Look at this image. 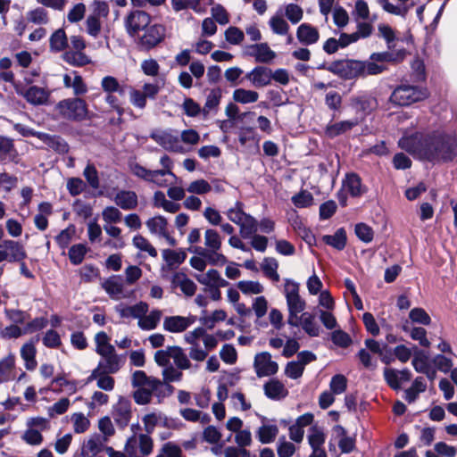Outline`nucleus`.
<instances>
[{
	"mask_svg": "<svg viewBox=\"0 0 457 457\" xmlns=\"http://www.w3.org/2000/svg\"><path fill=\"white\" fill-rule=\"evenodd\" d=\"M378 37H382L386 41V47H387L386 52H395V43L397 41V37L395 35V31L393 29V28L391 26H389L388 24H385V23L378 24ZM401 50L402 49L397 50L396 52L401 51ZM403 50L405 52L404 49H403Z\"/></svg>",
	"mask_w": 457,
	"mask_h": 457,
	"instance_id": "nucleus-34",
	"label": "nucleus"
},
{
	"mask_svg": "<svg viewBox=\"0 0 457 457\" xmlns=\"http://www.w3.org/2000/svg\"><path fill=\"white\" fill-rule=\"evenodd\" d=\"M357 237L364 243H370L374 237L373 229L365 223H358L354 228Z\"/></svg>",
	"mask_w": 457,
	"mask_h": 457,
	"instance_id": "nucleus-64",
	"label": "nucleus"
},
{
	"mask_svg": "<svg viewBox=\"0 0 457 457\" xmlns=\"http://www.w3.org/2000/svg\"><path fill=\"white\" fill-rule=\"evenodd\" d=\"M2 250L6 254V262H20L27 257L23 245L18 241L6 239L1 243Z\"/></svg>",
	"mask_w": 457,
	"mask_h": 457,
	"instance_id": "nucleus-15",
	"label": "nucleus"
},
{
	"mask_svg": "<svg viewBox=\"0 0 457 457\" xmlns=\"http://www.w3.org/2000/svg\"><path fill=\"white\" fill-rule=\"evenodd\" d=\"M162 255L169 267H177L184 262L187 258V253L182 249H164L162 252Z\"/></svg>",
	"mask_w": 457,
	"mask_h": 457,
	"instance_id": "nucleus-42",
	"label": "nucleus"
},
{
	"mask_svg": "<svg viewBox=\"0 0 457 457\" xmlns=\"http://www.w3.org/2000/svg\"><path fill=\"white\" fill-rule=\"evenodd\" d=\"M145 226L150 234L161 237L169 230L168 220L162 215H156L145 221Z\"/></svg>",
	"mask_w": 457,
	"mask_h": 457,
	"instance_id": "nucleus-32",
	"label": "nucleus"
},
{
	"mask_svg": "<svg viewBox=\"0 0 457 457\" xmlns=\"http://www.w3.org/2000/svg\"><path fill=\"white\" fill-rule=\"evenodd\" d=\"M156 457H184L181 448L172 442L165 443Z\"/></svg>",
	"mask_w": 457,
	"mask_h": 457,
	"instance_id": "nucleus-62",
	"label": "nucleus"
},
{
	"mask_svg": "<svg viewBox=\"0 0 457 457\" xmlns=\"http://www.w3.org/2000/svg\"><path fill=\"white\" fill-rule=\"evenodd\" d=\"M162 312L160 310H152L149 313L147 312L137 321V326L143 330H153L154 329L162 318Z\"/></svg>",
	"mask_w": 457,
	"mask_h": 457,
	"instance_id": "nucleus-39",
	"label": "nucleus"
},
{
	"mask_svg": "<svg viewBox=\"0 0 457 457\" xmlns=\"http://www.w3.org/2000/svg\"><path fill=\"white\" fill-rule=\"evenodd\" d=\"M226 214L230 221L239 226V233L243 238H248L251 235L257 232V220L244 212L242 203L237 202L234 206L227 211Z\"/></svg>",
	"mask_w": 457,
	"mask_h": 457,
	"instance_id": "nucleus-7",
	"label": "nucleus"
},
{
	"mask_svg": "<svg viewBox=\"0 0 457 457\" xmlns=\"http://www.w3.org/2000/svg\"><path fill=\"white\" fill-rule=\"evenodd\" d=\"M99 355L102 357V359L99 361L94 370L115 374L120 370L123 364V360L116 353L114 348L106 351L105 353H99Z\"/></svg>",
	"mask_w": 457,
	"mask_h": 457,
	"instance_id": "nucleus-14",
	"label": "nucleus"
},
{
	"mask_svg": "<svg viewBox=\"0 0 457 457\" xmlns=\"http://www.w3.org/2000/svg\"><path fill=\"white\" fill-rule=\"evenodd\" d=\"M59 113L66 119L81 120L87 115L86 103L80 98L64 99L56 105Z\"/></svg>",
	"mask_w": 457,
	"mask_h": 457,
	"instance_id": "nucleus-9",
	"label": "nucleus"
},
{
	"mask_svg": "<svg viewBox=\"0 0 457 457\" xmlns=\"http://www.w3.org/2000/svg\"><path fill=\"white\" fill-rule=\"evenodd\" d=\"M413 358L411 361V364L414 370L422 373L427 369L431 367L429 363V354L428 352L425 350L419 349L417 346H413Z\"/></svg>",
	"mask_w": 457,
	"mask_h": 457,
	"instance_id": "nucleus-36",
	"label": "nucleus"
},
{
	"mask_svg": "<svg viewBox=\"0 0 457 457\" xmlns=\"http://www.w3.org/2000/svg\"><path fill=\"white\" fill-rule=\"evenodd\" d=\"M296 36L298 40L305 45L314 44L319 39L317 29L307 23H303L298 27Z\"/></svg>",
	"mask_w": 457,
	"mask_h": 457,
	"instance_id": "nucleus-31",
	"label": "nucleus"
},
{
	"mask_svg": "<svg viewBox=\"0 0 457 457\" xmlns=\"http://www.w3.org/2000/svg\"><path fill=\"white\" fill-rule=\"evenodd\" d=\"M131 383L134 387H137L133 395L137 404L149 403L153 392L162 385L160 379L147 377L143 370H137L133 373Z\"/></svg>",
	"mask_w": 457,
	"mask_h": 457,
	"instance_id": "nucleus-4",
	"label": "nucleus"
},
{
	"mask_svg": "<svg viewBox=\"0 0 457 457\" xmlns=\"http://www.w3.org/2000/svg\"><path fill=\"white\" fill-rule=\"evenodd\" d=\"M232 98L237 103L248 104L257 102L259 99V94L256 91L250 89L237 88L233 91Z\"/></svg>",
	"mask_w": 457,
	"mask_h": 457,
	"instance_id": "nucleus-44",
	"label": "nucleus"
},
{
	"mask_svg": "<svg viewBox=\"0 0 457 457\" xmlns=\"http://www.w3.org/2000/svg\"><path fill=\"white\" fill-rule=\"evenodd\" d=\"M375 106L376 100L368 96H361L352 99L347 106V112L354 113L355 117L353 120H345V132L361 121Z\"/></svg>",
	"mask_w": 457,
	"mask_h": 457,
	"instance_id": "nucleus-8",
	"label": "nucleus"
},
{
	"mask_svg": "<svg viewBox=\"0 0 457 457\" xmlns=\"http://www.w3.org/2000/svg\"><path fill=\"white\" fill-rule=\"evenodd\" d=\"M237 288L245 295H258L263 291V287L258 281L241 280L237 283Z\"/></svg>",
	"mask_w": 457,
	"mask_h": 457,
	"instance_id": "nucleus-51",
	"label": "nucleus"
},
{
	"mask_svg": "<svg viewBox=\"0 0 457 457\" xmlns=\"http://www.w3.org/2000/svg\"><path fill=\"white\" fill-rule=\"evenodd\" d=\"M162 376L164 383L179 382L183 378L182 370L171 364L162 369Z\"/></svg>",
	"mask_w": 457,
	"mask_h": 457,
	"instance_id": "nucleus-50",
	"label": "nucleus"
},
{
	"mask_svg": "<svg viewBox=\"0 0 457 457\" xmlns=\"http://www.w3.org/2000/svg\"><path fill=\"white\" fill-rule=\"evenodd\" d=\"M308 442L312 449H322L325 442V435L318 427H312L308 435Z\"/></svg>",
	"mask_w": 457,
	"mask_h": 457,
	"instance_id": "nucleus-53",
	"label": "nucleus"
},
{
	"mask_svg": "<svg viewBox=\"0 0 457 457\" xmlns=\"http://www.w3.org/2000/svg\"><path fill=\"white\" fill-rule=\"evenodd\" d=\"M50 49L53 52H61L68 46V38L64 29H56L49 39Z\"/></svg>",
	"mask_w": 457,
	"mask_h": 457,
	"instance_id": "nucleus-46",
	"label": "nucleus"
},
{
	"mask_svg": "<svg viewBox=\"0 0 457 457\" xmlns=\"http://www.w3.org/2000/svg\"><path fill=\"white\" fill-rule=\"evenodd\" d=\"M246 79L254 86L262 87L271 81V70L259 66L246 74Z\"/></svg>",
	"mask_w": 457,
	"mask_h": 457,
	"instance_id": "nucleus-25",
	"label": "nucleus"
},
{
	"mask_svg": "<svg viewBox=\"0 0 457 457\" xmlns=\"http://www.w3.org/2000/svg\"><path fill=\"white\" fill-rule=\"evenodd\" d=\"M101 87L107 94L124 93L123 87L120 86L117 79L112 76L104 77L101 81Z\"/></svg>",
	"mask_w": 457,
	"mask_h": 457,
	"instance_id": "nucleus-52",
	"label": "nucleus"
},
{
	"mask_svg": "<svg viewBox=\"0 0 457 457\" xmlns=\"http://www.w3.org/2000/svg\"><path fill=\"white\" fill-rule=\"evenodd\" d=\"M262 270L263 273L275 282L279 281V275L277 272L278 263L276 259L266 257L262 262Z\"/></svg>",
	"mask_w": 457,
	"mask_h": 457,
	"instance_id": "nucleus-48",
	"label": "nucleus"
},
{
	"mask_svg": "<svg viewBox=\"0 0 457 457\" xmlns=\"http://www.w3.org/2000/svg\"><path fill=\"white\" fill-rule=\"evenodd\" d=\"M221 99V91L219 88H214L210 91L207 96L206 102L203 107L202 113L204 117L208 116L212 112L218 109Z\"/></svg>",
	"mask_w": 457,
	"mask_h": 457,
	"instance_id": "nucleus-45",
	"label": "nucleus"
},
{
	"mask_svg": "<svg viewBox=\"0 0 457 457\" xmlns=\"http://www.w3.org/2000/svg\"><path fill=\"white\" fill-rule=\"evenodd\" d=\"M372 25L369 22H358L357 30L351 34L345 33V47L358 41L360 38H366L372 33Z\"/></svg>",
	"mask_w": 457,
	"mask_h": 457,
	"instance_id": "nucleus-33",
	"label": "nucleus"
},
{
	"mask_svg": "<svg viewBox=\"0 0 457 457\" xmlns=\"http://www.w3.org/2000/svg\"><path fill=\"white\" fill-rule=\"evenodd\" d=\"M71 421L73 423V429L78 434L87 431L90 425L89 420L82 412L72 414Z\"/></svg>",
	"mask_w": 457,
	"mask_h": 457,
	"instance_id": "nucleus-60",
	"label": "nucleus"
},
{
	"mask_svg": "<svg viewBox=\"0 0 457 457\" xmlns=\"http://www.w3.org/2000/svg\"><path fill=\"white\" fill-rule=\"evenodd\" d=\"M62 57L66 62L73 66H84L90 62L89 58L80 51H67Z\"/></svg>",
	"mask_w": 457,
	"mask_h": 457,
	"instance_id": "nucleus-49",
	"label": "nucleus"
},
{
	"mask_svg": "<svg viewBox=\"0 0 457 457\" xmlns=\"http://www.w3.org/2000/svg\"><path fill=\"white\" fill-rule=\"evenodd\" d=\"M399 146L420 161L433 163L449 162L457 156V139L445 132H416L403 136Z\"/></svg>",
	"mask_w": 457,
	"mask_h": 457,
	"instance_id": "nucleus-1",
	"label": "nucleus"
},
{
	"mask_svg": "<svg viewBox=\"0 0 457 457\" xmlns=\"http://www.w3.org/2000/svg\"><path fill=\"white\" fill-rule=\"evenodd\" d=\"M179 413L186 420L192 422L201 421L202 423H207L210 420L209 415L203 414L201 411L195 409H181Z\"/></svg>",
	"mask_w": 457,
	"mask_h": 457,
	"instance_id": "nucleus-55",
	"label": "nucleus"
},
{
	"mask_svg": "<svg viewBox=\"0 0 457 457\" xmlns=\"http://www.w3.org/2000/svg\"><path fill=\"white\" fill-rule=\"evenodd\" d=\"M188 193L195 195L207 194L212 190L211 185L204 179L192 181L186 189Z\"/></svg>",
	"mask_w": 457,
	"mask_h": 457,
	"instance_id": "nucleus-63",
	"label": "nucleus"
},
{
	"mask_svg": "<svg viewBox=\"0 0 457 457\" xmlns=\"http://www.w3.org/2000/svg\"><path fill=\"white\" fill-rule=\"evenodd\" d=\"M204 246L190 248L191 252L204 256L212 265H223L227 263L226 256L220 253L222 245V238L219 232L213 228H207L204 236Z\"/></svg>",
	"mask_w": 457,
	"mask_h": 457,
	"instance_id": "nucleus-3",
	"label": "nucleus"
},
{
	"mask_svg": "<svg viewBox=\"0 0 457 457\" xmlns=\"http://www.w3.org/2000/svg\"><path fill=\"white\" fill-rule=\"evenodd\" d=\"M115 204L123 210H133L137 206V195L133 191L122 190L116 194Z\"/></svg>",
	"mask_w": 457,
	"mask_h": 457,
	"instance_id": "nucleus-29",
	"label": "nucleus"
},
{
	"mask_svg": "<svg viewBox=\"0 0 457 457\" xmlns=\"http://www.w3.org/2000/svg\"><path fill=\"white\" fill-rule=\"evenodd\" d=\"M411 77L413 82H423L426 80V68L423 61L419 58H416L411 62Z\"/></svg>",
	"mask_w": 457,
	"mask_h": 457,
	"instance_id": "nucleus-54",
	"label": "nucleus"
},
{
	"mask_svg": "<svg viewBox=\"0 0 457 457\" xmlns=\"http://www.w3.org/2000/svg\"><path fill=\"white\" fill-rule=\"evenodd\" d=\"M249 54L260 62H268L276 56L275 53L264 43L251 46L249 47Z\"/></svg>",
	"mask_w": 457,
	"mask_h": 457,
	"instance_id": "nucleus-30",
	"label": "nucleus"
},
{
	"mask_svg": "<svg viewBox=\"0 0 457 457\" xmlns=\"http://www.w3.org/2000/svg\"><path fill=\"white\" fill-rule=\"evenodd\" d=\"M278 434V426L270 420L262 418L261 427L256 431V436L262 444L272 443Z\"/></svg>",
	"mask_w": 457,
	"mask_h": 457,
	"instance_id": "nucleus-21",
	"label": "nucleus"
},
{
	"mask_svg": "<svg viewBox=\"0 0 457 457\" xmlns=\"http://www.w3.org/2000/svg\"><path fill=\"white\" fill-rule=\"evenodd\" d=\"M87 252V249L83 244H77L72 245L69 250V258L72 264H80Z\"/></svg>",
	"mask_w": 457,
	"mask_h": 457,
	"instance_id": "nucleus-57",
	"label": "nucleus"
},
{
	"mask_svg": "<svg viewBox=\"0 0 457 457\" xmlns=\"http://www.w3.org/2000/svg\"><path fill=\"white\" fill-rule=\"evenodd\" d=\"M122 318H134L137 321L149 311V306L145 302H139L134 305H120L116 308Z\"/></svg>",
	"mask_w": 457,
	"mask_h": 457,
	"instance_id": "nucleus-27",
	"label": "nucleus"
},
{
	"mask_svg": "<svg viewBox=\"0 0 457 457\" xmlns=\"http://www.w3.org/2000/svg\"><path fill=\"white\" fill-rule=\"evenodd\" d=\"M284 295L288 309L287 322L291 326L297 327L299 325L298 315L305 308V301L299 295V284L291 279H286Z\"/></svg>",
	"mask_w": 457,
	"mask_h": 457,
	"instance_id": "nucleus-5",
	"label": "nucleus"
},
{
	"mask_svg": "<svg viewBox=\"0 0 457 457\" xmlns=\"http://www.w3.org/2000/svg\"><path fill=\"white\" fill-rule=\"evenodd\" d=\"M112 373L92 370L91 374L87 378V382L96 381L98 388L104 391L111 392L113 390L115 386V380L111 377Z\"/></svg>",
	"mask_w": 457,
	"mask_h": 457,
	"instance_id": "nucleus-28",
	"label": "nucleus"
},
{
	"mask_svg": "<svg viewBox=\"0 0 457 457\" xmlns=\"http://www.w3.org/2000/svg\"><path fill=\"white\" fill-rule=\"evenodd\" d=\"M36 353L37 349L33 342H28L21 348V356L25 362L26 369L29 370H35L37 365Z\"/></svg>",
	"mask_w": 457,
	"mask_h": 457,
	"instance_id": "nucleus-38",
	"label": "nucleus"
},
{
	"mask_svg": "<svg viewBox=\"0 0 457 457\" xmlns=\"http://www.w3.org/2000/svg\"><path fill=\"white\" fill-rule=\"evenodd\" d=\"M195 278L200 284L209 287H225L228 285V282L214 269H211L205 273L195 275Z\"/></svg>",
	"mask_w": 457,
	"mask_h": 457,
	"instance_id": "nucleus-22",
	"label": "nucleus"
},
{
	"mask_svg": "<svg viewBox=\"0 0 457 457\" xmlns=\"http://www.w3.org/2000/svg\"><path fill=\"white\" fill-rule=\"evenodd\" d=\"M132 245L136 247L139 252L147 253L149 256L153 258H156L158 255L157 250L151 244V242L145 237L140 234L134 236L132 238Z\"/></svg>",
	"mask_w": 457,
	"mask_h": 457,
	"instance_id": "nucleus-43",
	"label": "nucleus"
},
{
	"mask_svg": "<svg viewBox=\"0 0 457 457\" xmlns=\"http://www.w3.org/2000/svg\"><path fill=\"white\" fill-rule=\"evenodd\" d=\"M104 291L115 300L120 298L123 293V284L118 277L112 276L102 283Z\"/></svg>",
	"mask_w": 457,
	"mask_h": 457,
	"instance_id": "nucleus-41",
	"label": "nucleus"
},
{
	"mask_svg": "<svg viewBox=\"0 0 457 457\" xmlns=\"http://www.w3.org/2000/svg\"><path fill=\"white\" fill-rule=\"evenodd\" d=\"M310 337H318L320 328L315 320V316L309 312H303L299 317V325Z\"/></svg>",
	"mask_w": 457,
	"mask_h": 457,
	"instance_id": "nucleus-35",
	"label": "nucleus"
},
{
	"mask_svg": "<svg viewBox=\"0 0 457 457\" xmlns=\"http://www.w3.org/2000/svg\"><path fill=\"white\" fill-rule=\"evenodd\" d=\"M28 21L37 25H46L49 22L48 12L43 7H37L26 14Z\"/></svg>",
	"mask_w": 457,
	"mask_h": 457,
	"instance_id": "nucleus-47",
	"label": "nucleus"
},
{
	"mask_svg": "<svg viewBox=\"0 0 457 457\" xmlns=\"http://www.w3.org/2000/svg\"><path fill=\"white\" fill-rule=\"evenodd\" d=\"M253 368L259 378L274 375L278 370V363L272 361L268 352H262L254 356Z\"/></svg>",
	"mask_w": 457,
	"mask_h": 457,
	"instance_id": "nucleus-13",
	"label": "nucleus"
},
{
	"mask_svg": "<svg viewBox=\"0 0 457 457\" xmlns=\"http://www.w3.org/2000/svg\"><path fill=\"white\" fill-rule=\"evenodd\" d=\"M345 189L352 197H360L367 192V187L362 184L361 177L353 172L345 175Z\"/></svg>",
	"mask_w": 457,
	"mask_h": 457,
	"instance_id": "nucleus-23",
	"label": "nucleus"
},
{
	"mask_svg": "<svg viewBox=\"0 0 457 457\" xmlns=\"http://www.w3.org/2000/svg\"><path fill=\"white\" fill-rule=\"evenodd\" d=\"M271 30L278 35H286L289 30L287 22L279 15L272 16L269 21Z\"/></svg>",
	"mask_w": 457,
	"mask_h": 457,
	"instance_id": "nucleus-59",
	"label": "nucleus"
},
{
	"mask_svg": "<svg viewBox=\"0 0 457 457\" xmlns=\"http://www.w3.org/2000/svg\"><path fill=\"white\" fill-rule=\"evenodd\" d=\"M428 95L426 87L402 82L392 92L390 102L399 106H408L413 103L425 100L428 97Z\"/></svg>",
	"mask_w": 457,
	"mask_h": 457,
	"instance_id": "nucleus-6",
	"label": "nucleus"
},
{
	"mask_svg": "<svg viewBox=\"0 0 457 457\" xmlns=\"http://www.w3.org/2000/svg\"><path fill=\"white\" fill-rule=\"evenodd\" d=\"M171 286L179 288L186 296H193L196 291L195 283L182 272H177L172 276Z\"/></svg>",
	"mask_w": 457,
	"mask_h": 457,
	"instance_id": "nucleus-24",
	"label": "nucleus"
},
{
	"mask_svg": "<svg viewBox=\"0 0 457 457\" xmlns=\"http://www.w3.org/2000/svg\"><path fill=\"white\" fill-rule=\"evenodd\" d=\"M195 318L194 316H170L163 320V328L172 333H180L194 324Z\"/></svg>",
	"mask_w": 457,
	"mask_h": 457,
	"instance_id": "nucleus-20",
	"label": "nucleus"
},
{
	"mask_svg": "<svg viewBox=\"0 0 457 457\" xmlns=\"http://www.w3.org/2000/svg\"><path fill=\"white\" fill-rule=\"evenodd\" d=\"M343 392V376H334L330 382V391L323 392L319 397V405L321 409L328 408L335 401L334 395Z\"/></svg>",
	"mask_w": 457,
	"mask_h": 457,
	"instance_id": "nucleus-17",
	"label": "nucleus"
},
{
	"mask_svg": "<svg viewBox=\"0 0 457 457\" xmlns=\"http://www.w3.org/2000/svg\"><path fill=\"white\" fill-rule=\"evenodd\" d=\"M292 202L297 208H307L313 204V196L310 192L303 190L292 197Z\"/></svg>",
	"mask_w": 457,
	"mask_h": 457,
	"instance_id": "nucleus-61",
	"label": "nucleus"
},
{
	"mask_svg": "<svg viewBox=\"0 0 457 457\" xmlns=\"http://www.w3.org/2000/svg\"><path fill=\"white\" fill-rule=\"evenodd\" d=\"M151 16L141 10L131 11L124 20L125 29L130 37L138 36L139 32L147 28Z\"/></svg>",
	"mask_w": 457,
	"mask_h": 457,
	"instance_id": "nucleus-11",
	"label": "nucleus"
},
{
	"mask_svg": "<svg viewBox=\"0 0 457 457\" xmlns=\"http://www.w3.org/2000/svg\"><path fill=\"white\" fill-rule=\"evenodd\" d=\"M151 137L167 151L179 154H185L187 151L181 144L179 135L172 129L154 131Z\"/></svg>",
	"mask_w": 457,
	"mask_h": 457,
	"instance_id": "nucleus-10",
	"label": "nucleus"
},
{
	"mask_svg": "<svg viewBox=\"0 0 457 457\" xmlns=\"http://www.w3.org/2000/svg\"><path fill=\"white\" fill-rule=\"evenodd\" d=\"M143 31L144 34L139 39L140 44L148 49L158 45L163 39L165 34L164 27L157 24L148 25Z\"/></svg>",
	"mask_w": 457,
	"mask_h": 457,
	"instance_id": "nucleus-16",
	"label": "nucleus"
},
{
	"mask_svg": "<svg viewBox=\"0 0 457 457\" xmlns=\"http://www.w3.org/2000/svg\"><path fill=\"white\" fill-rule=\"evenodd\" d=\"M404 59V51L372 53L366 61L345 60V79L364 78L383 73L388 63H398Z\"/></svg>",
	"mask_w": 457,
	"mask_h": 457,
	"instance_id": "nucleus-2",
	"label": "nucleus"
},
{
	"mask_svg": "<svg viewBox=\"0 0 457 457\" xmlns=\"http://www.w3.org/2000/svg\"><path fill=\"white\" fill-rule=\"evenodd\" d=\"M131 403L129 400L120 397L113 406L112 417L120 427H126L131 418Z\"/></svg>",
	"mask_w": 457,
	"mask_h": 457,
	"instance_id": "nucleus-18",
	"label": "nucleus"
},
{
	"mask_svg": "<svg viewBox=\"0 0 457 457\" xmlns=\"http://www.w3.org/2000/svg\"><path fill=\"white\" fill-rule=\"evenodd\" d=\"M15 378V358L12 354L0 360V378L7 382Z\"/></svg>",
	"mask_w": 457,
	"mask_h": 457,
	"instance_id": "nucleus-37",
	"label": "nucleus"
},
{
	"mask_svg": "<svg viewBox=\"0 0 457 457\" xmlns=\"http://www.w3.org/2000/svg\"><path fill=\"white\" fill-rule=\"evenodd\" d=\"M295 445L287 441L285 436L278 439L277 444V453L278 457H292L295 453Z\"/></svg>",
	"mask_w": 457,
	"mask_h": 457,
	"instance_id": "nucleus-58",
	"label": "nucleus"
},
{
	"mask_svg": "<svg viewBox=\"0 0 457 457\" xmlns=\"http://www.w3.org/2000/svg\"><path fill=\"white\" fill-rule=\"evenodd\" d=\"M95 343H96V353H105L106 351H109L114 348L113 345L110 344V337L108 335L104 332H98L95 336Z\"/></svg>",
	"mask_w": 457,
	"mask_h": 457,
	"instance_id": "nucleus-56",
	"label": "nucleus"
},
{
	"mask_svg": "<svg viewBox=\"0 0 457 457\" xmlns=\"http://www.w3.org/2000/svg\"><path fill=\"white\" fill-rule=\"evenodd\" d=\"M107 440L103 438L100 435H91L83 444L81 450L82 457H95L98 453L105 450V444Z\"/></svg>",
	"mask_w": 457,
	"mask_h": 457,
	"instance_id": "nucleus-19",
	"label": "nucleus"
},
{
	"mask_svg": "<svg viewBox=\"0 0 457 457\" xmlns=\"http://www.w3.org/2000/svg\"><path fill=\"white\" fill-rule=\"evenodd\" d=\"M171 359L173 360L174 365L182 370H190L193 368V364L180 346H171Z\"/></svg>",
	"mask_w": 457,
	"mask_h": 457,
	"instance_id": "nucleus-40",
	"label": "nucleus"
},
{
	"mask_svg": "<svg viewBox=\"0 0 457 457\" xmlns=\"http://www.w3.org/2000/svg\"><path fill=\"white\" fill-rule=\"evenodd\" d=\"M14 88L18 95L23 96L32 105L46 104L50 97V91L45 87L31 86L25 89L21 85L14 84Z\"/></svg>",
	"mask_w": 457,
	"mask_h": 457,
	"instance_id": "nucleus-12",
	"label": "nucleus"
},
{
	"mask_svg": "<svg viewBox=\"0 0 457 457\" xmlns=\"http://www.w3.org/2000/svg\"><path fill=\"white\" fill-rule=\"evenodd\" d=\"M265 395L275 401L281 400L288 395L285 385L276 378L270 379L263 385Z\"/></svg>",
	"mask_w": 457,
	"mask_h": 457,
	"instance_id": "nucleus-26",
	"label": "nucleus"
}]
</instances>
